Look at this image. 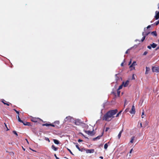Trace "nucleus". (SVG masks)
<instances>
[{"label":"nucleus","mask_w":159,"mask_h":159,"mask_svg":"<svg viewBox=\"0 0 159 159\" xmlns=\"http://www.w3.org/2000/svg\"><path fill=\"white\" fill-rule=\"evenodd\" d=\"M118 112L117 110H110L105 114L102 117V120L107 121H110L112 118H114V116Z\"/></svg>","instance_id":"obj_1"},{"label":"nucleus","mask_w":159,"mask_h":159,"mask_svg":"<svg viewBox=\"0 0 159 159\" xmlns=\"http://www.w3.org/2000/svg\"><path fill=\"white\" fill-rule=\"evenodd\" d=\"M31 120L34 122H37L39 121H43L42 119L39 118L32 117L30 119Z\"/></svg>","instance_id":"obj_2"},{"label":"nucleus","mask_w":159,"mask_h":159,"mask_svg":"<svg viewBox=\"0 0 159 159\" xmlns=\"http://www.w3.org/2000/svg\"><path fill=\"white\" fill-rule=\"evenodd\" d=\"M152 71L153 72H159V66H152Z\"/></svg>","instance_id":"obj_3"},{"label":"nucleus","mask_w":159,"mask_h":159,"mask_svg":"<svg viewBox=\"0 0 159 159\" xmlns=\"http://www.w3.org/2000/svg\"><path fill=\"white\" fill-rule=\"evenodd\" d=\"M137 64H136V62L134 61L133 62L132 64L129 66V68H131V70H133V69H135L134 66L136 65Z\"/></svg>","instance_id":"obj_4"},{"label":"nucleus","mask_w":159,"mask_h":159,"mask_svg":"<svg viewBox=\"0 0 159 159\" xmlns=\"http://www.w3.org/2000/svg\"><path fill=\"white\" fill-rule=\"evenodd\" d=\"M131 114H134L135 113V109L134 105H133L132 107L131 110L129 111Z\"/></svg>","instance_id":"obj_5"},{"label":"nucleus","mask_w":159,"mask_h":159,"mask_svg":"<svg viewBox=\"0 0 159 159\" xmlns=\"http://www.w3.org/2000/svg\"><path fill=\"white\" fill-rule=\"evenodd\" d=\"M85 151L86 153H93L94 152V149H86Z\"/></svg>","instance_id":"obj_6"},{"label":"nucleus","mask_w":159,"mask_h":159,"mask_svg":"<svg viewBox=\"0 0 159 159\" xmlns=\"http://www.w3.org/2000/svg\"><path fill=\"white\" fill-rule=\"evenodd\" d=\"M129 83V81L127 80L125 82H123L122 84L124 87H126L128 85Z\"/></svg>","instance_id":"obj_7"},{"label":"nucleus","mask_w":159,"mask_h":159,"mask_svg":"<svg viewBox=\"0 0 159 159\" xmlns=\"http://www.w3.org/2000/svg\"><path fill=\"white\" fill-rule=\"evenodd\" d=\"M81 123L80 120L79 119L76 120L75 121V124L76 125H80Z\"/></svg>","instance_id":"obj_8"},{"label":"nucleus","mask_w":159,"mask_h":159,"mask_svg":"<svg viewBox=\"0 0 159 159\" xmlns=\"http://www.w3.org/2000/svg\"><path fill=\"white\" fill-rule=\"evenodd\" d=\"M103 132H102V135H101L98 136H97V137H95V138H93V141H95V140H97V139H99L101 138V137L102 136V135H103Z\"/></svg>","instance_id":"obj_9"},{"label":"nucleus","mask_w":159,"mask_h":159,"mask_svg":"<svg viewBox=\"0 0 159 159\" xmlns=\"http://www.w3.org/2000/svg\"><path fill=\"white\" fill-rule=\"evenodd\" d=\"M156 15L155 16V18L156 20H157L159 18V11H156L155 12Z\"/></svg>","instance_id":"obj_10"},{"label":"nucleus","mask_w":159,"mask_h":159,"mask_svg":"<svg viewBox=\"0 0 159 159\" xmlns=\"http://www.w3.org/2000/svg\"><path fill=\"white\" fill-rule=\"evenodd\" d=\"M24 125H28V126H30L31 125L30 123L27 122H24L23 121V123H22Z\"/></svg>","instance_id":"obj_11"},{"label":"nucleus","mask_w":159,"mask_h":159,"mask_svg":"<svg viewBox=\"0 0 159 159\" xmlns=\"http://www.w3.org/2000/svg\"><path fill=\"white\" fill-rule=\"evenodd\" d=\"M51 148L52 149L55 151H56L58 150V148L57 147H56L54 145H52V146Z\"/></svg>","instance_id":"obj_12"},{"label":"nucleus","mask_w":159,"mask_h":159,"mask_svg":"<svg viewBox=\"0 0 159 159\" xmlns=\"http://www.w3.org/2000/svg\"><path fill=\"white\" fill-rule=\"evenodd\" d=\"M85 133L89 135H91L93 134V132L90 131H85Z\"/></svg>","instance_id":"obj_13"},{"label":"nucleus","mask_w":159,"mask_h":159,"mask_svg":"<svg viewBox=\"0 0 159 159\" xmlns=\"http://www.w3.org/2000/svg\"><path fill=\"white\" fill-rule=\"evenodd\" d=\"M146 72H145V74H148V72L150 70V69L149 67H146Z\"/></svg>","instance_id":"obj_14"},{"label":"nucleus","mask_w":159,"mask_h":159,"mask_svg":"<svg viewBox=\"0 0 159 159\" xmlns=\"http://www.w3.org/2000/svg\"><path fill=\"white\" fill-rule=\"evenodd\" d=\"M151 34L152 35L155 36H157V34L156 31H154L152 32Z\"/></svg>","instance_id":"obj_15"},{"label":"nucleus","mask_w":159,"mask_h":159,"mask_svg":"<svg viewBox=\"0 0 159 159\" xmlns=\"http://www.w3.org/2000/svg\"><path fill=\"white\" fill-rule=\"evenodd\" d=\"M151 45L153 48H155L156 47L157 45L155 43H153L152 44H151Z\"/></svg>","instance_id":"obj_16"},{"label":"nucleus","mask_w":159,"mask_h":159,"mask_svg":"<svg viewBox=\"0 0 159 159\" xmlns=\"http://www.w3.org/2000/svg\"><path fill=\"white\" fill-rule=\"evenodd\" d=\"M135 138L134 136H133L131 137V139L130 141V143H133Z\"/></svg>","instance_id":"obj_17"},{"label":"nucleus","mask_w":159,"mask_h":159,"mask_svg":"<svg viewBox=\"0 0 159 159\" xmlns=\"http://www.w3.org/2000/svg\"><path fill=\"white\" fill-rule=\"evenodd\" d=\"M17 119L19 122H21V123H23V121L20 119V117L19 116V115H18L17 117Z\"/></svg>","instance_id":"obj_18"},{"label":"nucleus","mask_w":159,"mask_h":159,"mask_svg":"<svg viewBox=\"0 0 159 159\" xmlns=\"http://www.w3.org/2000/svg\"><path fill=\"white\" fill-rule=\"evenodd\" d=\"M123 131V129H122V130H121V131H120V132H119L118 135V138L119 139L121 136V134L122 132V131Z\"/></svg>","instance_id":"obj_19"},{"label":"nucleus","mask_w":159,"mask_h":159,"mask_svg":"<svg viewBox=\"0 0 159 159\" xmlns=\"http://www.w3.org/2000/svg\"><path fill=\"white\" fill-rule=\"evenodd\" d=\"M53 141H54V143L56 144H58L59 143V141L57 140H56V139H54L53 140Z\"/></svg>","instance_id":"obj_20"},{"label":"nucleus","mask_w":159,"mask_h":159,"mask_svg":"<svg viewBox=\"0 0 159 159\" xmlns=\"http://www.w3.org/2000/svg\"><path fill=\"white\" fill-rule=\"evenodd\" d=\"M50 125V124H48V123H45L44 124L42 125V126H48Z\"/></svg>","instance_id":"obj_21"},{"label":"nucleus","mask_w":159,"mask_h":159,"mask_svg":"<svg viewBox=\"0 0 159 159\" xmlns=\"http://www.w3.org/2000/svg\"><path fill=\"white\" fill-rule=\"evenodd\" d=\"M108 146V145L107 144V143H105L104 145V149H107V148Z\"/></svg>","instance_id":"obj_22"},{"label":"nucleus","mask_w":159,"mask_h":159,"mask_svg":"<svg viewBox=\"0 0 159 159\" xmlns=\"http://www.w3.org/2000/svg\"><path fill=\"white\" fill-rule=\"evenodd\" d=\"M122 111H120L117 114L116 116V117H118L119 116V115L121 114V112H122Z\"/></svg>","instance_id":"obj_23"},{"label":"nucleus","mask_w":159,"mask_h":159,"mask_svg":"<svg viewBox=\"0 0 159 159\" xmlns=\"http://www.w3.org/2000/svg\"><path fill=\"white\" fill-rule=\"evenodd\" d=\"M86 149L84 148H82L81 149H80L79 150V151H80L81 152H84V151H85Z\"/></svg>","instance_id":"obj_24"},{"label":"nucleus","mask_w":159,"mask_h":159,"mask_svg":"<svg viewBox=\"0 0 159 159\" xmlns=\"http://www.w3.org/2000/svg\"><path fill=\"white\" fill-rule=\"evenodd\" d=\"M50 126H52L53 127H56L57 128L58 127V126L57 125H55L52 124H50Z\"/></svg>","instance_id":"obj_25"},{"label":"nucleus","mask_w":159,"mask_h":159,"mask_svg":"<svg viewBox=\"0 0 159 159\" xmlns=\"http://www.w3.org/2000/svg\"><path fill=\"white\" fill-rule=\"evenodd\" d=\"M123 86V85H122H122H120L119 87V88L118 89V90H120V89H122Z\"/></svg>","instance_id":"obj_26"},{"label":"nucleus","mask_w":159,"mask_h":159,"mask_svg":"<svg viewBox=\"0 0 159 159\" xmlns=\"http://www.w3.org/2000/svg\"><path fill=\"white\" fill-rule=\"evenodd\" d=\"M67 120H70L71 119V117L70 116L66 117V118Z\"/></svg>","instance_id":"obj_27"},{"label":"nucleus","mask_w":159,"mask_h":159,"mask_svg":"<svg viewBox=\"0 0 159 159\" xmlns=\"http://www.w3.org/2000/svg\"><path fill=\"white\" fill-rule=\"evenodd\" d=\"M145 36H144L142 38V39H141V41L143 42V41L144 40V39H145Z\"/></svg>","instance_id":"obj_28"},{"label":"nucleus","mask_w":159,"mask_h":159,"mask_svg":"<svg viewBox=\"0 0 159 159\" xmlns=\"http://www.w3.org/2000/svg\"><path fill=\"white\" fill-rule=\"evenodd\" d=\"M55 124L59 125V121H56L54 122Z\"/></svg>","instance_id":"obj_29"},{"label":"nucleus","mask_w":159,"mask_h":159,"mask_svg":"<svg viewBox=\"0 0 159 159\" xmlns=\"http://www.w3.org/2000/svg\"><path fill=\"white\" fill-rule=\"evenodd\" d=\"M1 101L4 104L5 103L6 101L4 99H2Z\"/></svg>","instance_id":"obj_30"},{"label":"nucleus","mask_w":159,"mask_h":159,"mask_svg":"<svg viewBox=\"0 0 159 159\" xmlns=\"http://www.w3.org/2000/svg\"><path fill=\"white\" fill-rule=\"evenodd\" d=\"M144 111L143 110H143L142 112V118H143V116L144 114Z\"/></svg>","instance_id":"obj_31"},{"label":"nucleus","mask_w":159,"mask_h":159,"mask_svg":"<svg viewBox=\"0 0 159 159\" xmlns=\"http://www.w3.org/2000/svg\"><path fill=\"white\" fill-rule=\"evenodd\" d=\"M150 33V32H145V36L148 35Z\"/></svg>","instance_id":"obj_32"},{"label":"nucleus","mask_w":159,"mask_h":159,"mask_svg":"<svg viewBox=\"0 0 159 159\" xmlns=\"http://www.w3.org/2000/svg\"><path fill=\"white\" fill-rule=\"evenodd\" d=\"M13 133L15 134L16 136H18V134H17V133H16V131H13Z\"/></svg>","instance_id":"obj_33"},{"label":"nucleus","mask_w":159,"mask_h":159,"mask_svg":"<svg viewBox=\"0 0 159 159\" xmlns=\"http://www.w3.org/2000/svg\"><path fill=\"white\" fill-rule=\"evenodd\" d=\"M67 150L70 152L72 155H74L73 154V153L71 152V150L68 149V148H67Z\"/></svg>","instance_id":"obj_34"},{"label":"nucleus","mask_w":159,"mask_h":159,"mask_svg":"<svg viewBox=\"0 0 159 159\" xmlns=\"http://www.w3.org/2000/svg\"><path fill=\"white\" fill-rule=\"evenodd\" d=\"M14 110L16 111V113H17L18 114V115H19V111H17L15 109H14Z\"/></svg>","instance_id":"obj_35"},{"label":"nucleus","mask_w":159,"mask_h":159,"mask_svg":"<svg viewBox=\"0 0 159 159\" xmlns=\"http://www.w3.org/2000/svg\"><path fill=\"white\" fill-rule=\"evenodd\" d=\"M147 53H148V52H147L145 51L143 53V55H146L147 54Z\"/></svg>","instance_id":"obj_36"},{"label":"nucleus","mask_w":159,"mask_h":159,"mask_svg":"<svg viewBox=\"0 0 159 159\" xmlns=\"http://www.w3.org/2000/svg\"><path fill=\"white\" fill-rule=\"evenodd\" d=\"M76 147L79 150L80 149V148L79 147L78 145H76Z\"/></svg>","instance_id":"obj_37"},{"label":"nucleus","mask_w":159,"mask_h":159,"mask_svg":"<svg viewBox=\"0 0 159 159\" xmlns=\"http://www.w3.org/2000/svg\"><path fill=\"white\" fill-rule=\"evenodd\" d=\"M125 62V60H124L123 62L120 65H121V66H124V63Z\"/></svg>","instance_id":"obj_38"},{"label":"nucleus","mask_w":159,"mask_h":159,"mask_svg":"<svg viewBox=\"0 0 159 159\" xmlns=\"http://www.w3.org/2000/svg\"><path fill=\"white\" fill-rule=\"evenodd\" d=\"M10 104H11V103H4V105H7V106H9Z\"/></svg>","instance_id":"obj_39"},{"label":"nucleus","mask_w":159,"mask_h":159,"mask_svg":"<svg viewBox=\"0 0 159 159\" xmlns=\"http://www.w3.org/2000/svg\"><path fill=\"white\" fill-rule=\"evenodd\" d=\"M159 24V20L158 21H157V22H156V25H157L158 24Z\"/></svg>","instance_id":"obj_40"},{"label":"nucleus","mask_w":159,"mask_h":159,"mask_svg":"<svg viewBox=\"0 0 159 159\" xmlns=\"http://www.w3.org/2000/svg\"><path fill=\"white\" fill-rule=\"evenodd\" d=\"M109 129V127H106V128L105 131L107 132Z\"/></svg>","instance_id":"obj_41"},{"label":"nucleus","mask_w":159,"mask_h":159,"mask_svg":"<svg viewBox=\"0 0 159 159\" xmlns=\"http://www.w3.org/2000/svg\"><path fill=\"white\" fill-rule=\"evenodd\" d=\"M147 48L149 49H151V45L148 46L147 47Z\"/></svg>","instance_id":"obj_42"},{"label":"nucleus","mask_w":159,"mask_h":159,"mask_svg":"<svg viewBox=\"0 0 159 159\" xmlns=\"http://www.w3.org/2000/svg\"><path fill=\"white\" fill-rule=\"evenodd\" d=\"M54 156L55 157V158H56V159H59V158L57 157L56 154H54Z\"/></svg>","instance_id":"obj_43"},{"label":"nucleus","mask_w":159,"mask_h":159,"mask_svg":"<svg viewBox=\"0 0 159 159\" xmlns=\"http://www.w3.org/2000/svg\"><path fill=\"white\" fill-rule=\"evenodd\" d=\"M78 142H80L83 141V140L81 139H79L78 141Z\"/></svg>","instance_id":"obj_44"},{"label":"nucleus","mask_w":159,"mask_h":159,"mask_svg":"<svg viewBox=\"0 0 159 159\" xmlns=\"http://www.w3.org/2000/svg\"><path fill=\"white\" fill-rule=\"evenodd\" d=\"M9 153H10V154H11V155H14V152H10Z\"/></svg>","instance_id":"obj_45"},{"label":"nucleus","mask_w":159,"mask_h":159,"mask_svg":"<svg viewBox=\"0 0 159 159\" xmlns=\"http://www.w3.org/2000/svg\"><path fill=\"white\" fill-rule=\"evenodd\" d=\"M120 91H119V90H118V89H117V93L118 95H120Z\"/></svg>","instance_id":"obj_46"},{"label":"nucleus","mask_w":159,"mask_h":159,"mask_svg":"<svg viewBox=\"0 0 159 159\" xmlns=\"http://www.w3.org/2000/svg\"><path fill=\"white\" fill-rule=\"evenodd\" d=\"M46 139V140L48 141L49 142L50 141V140H49V139L48 138H46V139Z\"/></svg>","instance_id":"obj_47"},{"label":"nucleus","mask_w":159,"mask_h":159,"mask_svg":"<svg viewBox=\"0 0 159 159\" xmlns=\"http://www.w3.org/2000/svg\"><path fill=\"white\" fill-rule=\"evenodd\" d=\"M151 27V25H148V26L147 27V29H148V28H150V27Z\"/></svg>","instance_id":"obj_48"},{"label":"nucleus","mask_w":159,"mask_h":159,"mask_svg":"<svg viewBox=\"0 0 159 159\" xmlns=\"http://www.w3.org/2000/svg\"><path fill=\"white\" fill-rule=\"evenodd\" d=\"M142 35L143 36H145V32H143L142 33Z\"/></svg>","instance_id":"obj_49"},{"label":"nucleus","mask_w":159,"mask_h":159,"mask_svg":"<svg viewBox=\"0 0 159 159\" xmlns=\"http://www.w3.org/2000/svg\"><path fill=\"white\" fill-rule=\"evenodd\" d=\"M131 60L129 62L128 65H130V64H131Z\"/></svg>","instance_id":"obj_50"},{"label":"nucleus","mask_w":159,"mask_h":159,"mask_svg":"<svg viewBox=\"0 0 159 159\" xmlns=\"http://www.w3.org/2000/svg\"><path fill=\"white\" fill-rule=\"evenodd\" d=\"M132 151H133V148L131 149L130 150V152H129V153H131V152H132Z\"/></svg>","instance_id":"obj_51"},{"label":"nucleus","mask_w":159,"mask_h":159,"mask_svg":"<svg viewBox=\"0 0 159 159\" xmlns=\"http://www.w3.org/2000/svg\"><path fill=\"white\" fill-rule=\"evenodd\" d=\"M99 158L101 159H103V157L102 156H100L99 157Z\"/></svg>","instance_id":"obj_52"},{"label":"nucleus","mask_w":159,"mask_h":159,"mask_svg":"<svg viewBox=\"0 0 159 159\" xmlns=\"http://www.w3.org/2000/svg\"><path fill=\"white\" fill-rule=\"evenodd\" d=\"M128 52V50H127L126 52H125V53L126 54H127Z\"/></svg>","instance_id":"obj_53"},{"label":"nucleus","mask_w":159,"mask_h":159,"mask_svg":"<svg viewBox=\"0 0 159 159\" xmlns=\"http://www.w3.org/2000/svg\"><path fill=\"white\" fill-rule=\"evenodd\" d=\"M158 49H159V46L156 49V50H157Z\"/></svg>","instance_id":"obj_54"},{"label":"nucleus","mask_w":159,"mask_h":159,"mask_svg":"<svg viewBox=\"0 0 159 159\" xmlns=\"http://www.w3.org/2000/svg\"><path fill=\"white\" fill-rule=\"evenodd\" d=\"M140 127H142V123H140Z\"/></svg>","instance_id":"obj_55"},{"label":"nucleus","mask_w":159,"mask_h":159,"mask_svg":"<svg viewBox=\"0 0 159 159\" xmlns=\"http://www.w3.org/2000/svg\"><path fill=\"white\" fill-rule=\"evenodd\" d=\"M158 8L159 9V3L158 4Z\"/></svg>","instance_id":"obj_56"},{"label":"nucleus","mask_w":159,"mask_h":159,"mask_svg":"<svg viewBox=\"0 0 159 159\" xmlns=\"http://www.w3.org/2000/svg\"><path fill=\"white\" fill-rule=\"evenodd\" d=\"M4 124L5 125V126L7 127V125H6V124H5V123H4Z\"/></svg>","instance_id":"obj_57"},{"label":"nucleus","mask_w":159,"mask_h":159,"mask_svg":"<svg viewBox=\"0 0 159 159\" xmlns=\"http://www.w3.org/2000/svg\"><path fill=\"white\" fill-rule=\"evenodd\" d=\"M22 148H23V149L25 151V149L23 147H22Z\"/></svg>","instance_id":"obj_58"},{"label":"nucleus","mask_w":159,"mask_h":159,"mask_svg":"<svg viewBox=\"0 0 159 159\" xmlns=\"http://www.w3.org/2000/svg\"><path fill=\"white\" fill-rule=\"evenodd\" d=\"M6 152H8V151H6Z\"/></svg>","instance_id":"obj_59"},{"label":"nucleus","mask_w":159,"mask_h":159,"mask_svg":"<svg viewBox=\"0 0 159 159\" xmlns=\"http://www.w3.org/2000/svg\"><path fill=\"white\" fill-rule=\"evenodd\" d=\"M26 139V140H27V142H28V141H27V139Z\"/></svg>","instance_id":"obj_60"},{"label":"nucleus","mask_w":159,"mask_h":159,"mask_svg":"<svg viewBox=\"0 0 159 159\" xmlns=\"http://www.w3.org/2000/svg\"><path fill=\"white\" fill-rule=\"evenodd\" d=\"M158 42H159V40H158Z\"/></svg>","instance_id":"obj_61"}]
</instances>
